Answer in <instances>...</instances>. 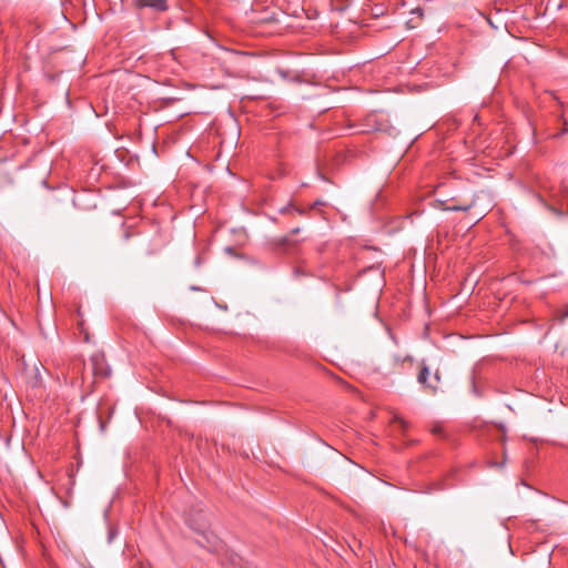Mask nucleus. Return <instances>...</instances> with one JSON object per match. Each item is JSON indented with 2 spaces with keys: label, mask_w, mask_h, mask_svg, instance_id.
Listing matches in <instances>:
<instances>
[{
  "label": "nucleus",
  "mask_w": 568,
  "mask_h": 568,
  "mask_svg": "<svg viewBox=\"0 0 568 568\" xmlns=\"http://www.w3.org/2000/svg\"><path fill=\"white\" fill-rule=\"evenodd\" d=\"M290 243V239L287 236L285 237H282L281 240H278V246H285Z\"/></svg>",
  "instance_id": "15"
},
{
  "label": "nucleus",
  "mask_w": 568,
  "mask_h": 568,
  "mask_svg": "<svg viewBox=\"0 0 568 568\" xmlns=\"http://www.w3.org/2000/svg\"><path fill=\"white\" fill-rule=\"evenodd\" d=\"M535 265H538V272L545 273V276L556 275L555 253L550 248L549 252H535Z\"/></svg>",
  "instance_id": "4"
},
{
  "label": "nucleus",
  "mask_w": 568,
  "mask_h": 568,
  "mask_svg": "<svg viewBox=\"0 0 568 568\" xmlns=\"http://www.w3.org/2000/svg\"><path fill=\"white\" fill-rule=\"evenodd\" d=\"M85 363L82 358H74L69 364L68 368L62 372L65 383L70 385H78L83 383V372Z\"/></svg>",
  "instance_id": "5"
},
{
  "label": "nucleus",
  "mask_w": 568,
  "mask_h": 568,
  "mask_svg": "<svg viewBox=\"0 0 568 568\" xmlns=\"http://www.w3.org/2000/svg\"><path fill=\"white\" fill-rule=\"evenodd\" d=\"M538 201L544 204V200L541 197H538Z\"/></svg>",
  "instance_id": "21"
},
{
  "label": "nucleus",
  "mask_w": 568,
  "mask_h": 568,
  "mask_svg": "<svg viewBox=\"0 0 568 568\" xmlns=\"http://www.w3.org/2000/svg\"><path fill=\"white\" fill-rule=\"evenodd\" d=\"M185 523L194 531V540L199 546L212 552L222 548L221 539L210 529L207 515L200 505L190 509Z\"/></svg>",
  "instance_id": "1"
},
{
  "label": "nucleus",
  "mask_w": 568,
  "mask_h": 568,
  "mask_svg": "<svg viewBox=\"0 0 568 568\" xmlns=\"http://www.w3.org/2000/svg\"><path fill=\"white\" fill-rule=\"evenodd\" d=\"M556 317L560 322H564L566 318H568V303L556 312Z\"/></svg>",
  "instance_id": "10"
},
{
  "label": "nucleus",
  "mask_w": 568,
  "mask_h": 568,
  "mask_svg": "<svg viewBox=\"0 0 568 568\" xmlns=\"http://www.w3.org/2000/svg\"><path fill=\"white\" fill-rule=\"evenodd\" d=\"M497 430L500 433V439H501L503 442H505V438H506V430H505V427L500 425V426H498V427H497Z\"/></svg>",
  "instance_id": "14"
},
{
  "label": "nucleus",
  "mask_w": 568,
  "mask_h": 568,
  "mask_svg": "<svg viewBox=\"0 0 568 568\" xmlns=\"http://www.w3.org/2000/svg\"><path fill=\"white\" fill-rule=\"evenodd\" d=\"M78 326H79V328H80V332L84 335V341H85V342H89V341H90L89 333H88V332H87V329L84 328V323H83V321H82V320L78 323Z\"/></svg>",
  "instance_id": "13"
},
{
  "label": "nucleus",
  "mask_w": 568,
  "mask_h": 568,
  "mask_svg": "<svg viewBox=\"0 0 568 568\" xmlns=\"http://www.w3.org/2000/svg\"><path fill=\"white\" fill-rule=\"evenodd\" d=\"M161 250V245L156 244V245H151L150 247H148L145 250V254L146 255H155L160 252Z\"/></svg>",
  "instance_id": "12"
},
{
  "label": "nucleus",
  "mask_w": 568,
  "mask_h": 568,
  "mask_svg": "<svg viewBox=\"0 0 568 568\" xmlns=\"http://www.w3.org/2000/svg\"><path fill=\"white\" fill-rule=\"evenodd\" d=\"M138 8H149L154 11L164 12L169 9L168 0H135Z\"/></svg>",
  "instance_id": "7"
},
{
  "label": "nucleus",
  "mask_w": 568,
  "mask_h": 568,
  "mask_svg": "<svg viewBox=\"0 0 568 568\" xmlns=\"http://www.w3.org/2000/svg\"><path fill=\"white\" fill-rule=\"evenodd\" d=\"M435 490H440L443 489L442 485L440 484H436V487L434 488Z\"/></svg>",
  "instance_id": "19"
},
{
  "label": "nucleus",
  "mask_w": 568,
  "mask_h": 568,
  "mask_svg": "<svg viewBox=\"0 0 568 568\" xmlns=\"http://www.w3.org/2000/svg\"><path fill=\"white\" fill-rule=\"evenodd\" d=\"M292 210H294V207L292 205H287L281 209V213L285 214L291 212Z\"/></svg>",
  "instance_id": "16"
},
{
  "label": "nucleus",
  "mask_w": 568,
  "mask_h": 568,
  "mask_svg": "<svg viewBox=\"0 0 568 568\" xmlns=\"http://www.w3.org/2000/svg\"><path fill=\"white\" fill-rule=\"evenodd\" d=\"M392 423L394 424H398L400 430L403 434H405L409 427V424L408 422H406L405 419H403L400 416L398 415H394L393 419H392Z\"/></svg>",
  "instance_id": "9"
},
{
  "label": "nucleus",
  "mask_w": 568,
  "mask_h": 568,
  "mask_svg": "<svg viewBox=\"0 0 568 568\" xmlns=\"http://www.w3.org/2000/svg\"><path fill=\"white\" fill-rule=\"evenodd\" d=\"M430 432L433 435L445 438L447 436L445 426L442 422H435L432 424Z\"/></svg>",
  "instance_id": "8"
},
{
  "label": "nucleus",
  "mask_w": 568,
  "mask_h": 568,
  "mask_svg": "<svg viewBox=\"0 0 568 568\" xmlns=\"http://www.w3.org/2000/svg\"><path fill=\"white\" fill-rule=\"evenodd\" d=\"M77 313H78V315H79L80 317L82 316V314H81V310H80V308H78Z\"/></svg>",
  "instance_id": "20"
},
{
  "label": "nucleus",
  "mask_w": 568,
  "mask_h": 568,
  "mask_svg": "<svg viewBox=\"0 0 568 568\" xmlns=\"http://www.w3.org/2000/svg\"><path fill=\"white\" fill-rule=\"evenodd\" d=\"M91 364L93 369V375L95 377L106 378L111 374V369L106 363V358L103 353H94L91 356Z\"/></svg>",
  "instance_id": "6"
},
{
  "label": "nucleus",
  "mask_w": 568,
  "mask_h": 568,
  "mask_svg": "<svg viewBox=\"0 0 568 568\" xmlns=\"http://www.w3.org/2000/svg\"><path fill=\"white\" fill-rule=\"evenodd\" d=\"M364 132H384L389 135L396 134V129L390 124L389 118L384 112H372L365 116Z\"/></svg>",
  "instance_id": "2"
},
{
  "label": "nucleus",
  "mask_w": 568,
  "mask_h": 568,
  "mask_svg": "<svg viewBox=\"0 0 568 568\" xmlns=\"http://www.w3.org/2000/svg\"><path fill=\"white\" fill-rule=\"evenodd\" d=\"M473 206V204H463V205H450V206H447L445 210H448V211H468L470 210Z\"/></svg>",
  "instance_id": "11"
},
{
  "label": "nucleus",
  "mask_w": 568,
  "mask_h": 568,
  "mask_svg": "<svg viewBox=\"0 0 568 568\" xmlns=\"http://www.w3.org/2000/svg\"><path fill=\"white\" fill-rule=\"evenodd\" d=\"M417 382L423 386L426 393L436 394L442 384V376L438 369L430 374L428 366L422 362L420 369L417 374Z\"/></svg>",
  "instance_id": "3"
},
{
  "label": "nucleus",
  "mask_w": 568,
  "mask_h": 568,
  "mask_svg": "<svg viewBox=\"0 0 568 568\" xmlns=\"http://www.w3.org/2000/svg\"><path fill=\"white\" fill-rule=\"evenodd\" d=\"M412 12L418 14V17H423V10L420 8H416Z\"/></svg>",
  "instance_id": "17"
},
{
  "label": "nucleus",
  "mask_w": 568,
  "mask_h": 568,
  "mask_svg": "<svg viewBox=\"0 0 568 568\" xmlns=\"http://www.w3.org/2000/svg\"><path fill=\"white\" fill-rule=\"evenodd\" d=\"M298 232H300V229H298V227H296V229H293V230L291 231V234H297Z\"/></svg>",
  "instance_id": "18"
}]
</instances>
